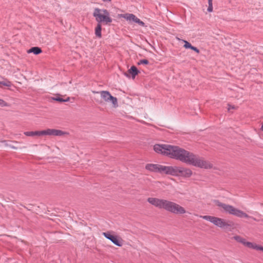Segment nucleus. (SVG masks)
I'll list each match as a JSON object with an SVG mask.
<instances>
[{"mask_svg":"<svg viewBox=\"0 0 263 263\" xmlns=\"http://www.w3.org/2000/svg\"><path fill=\"white\" fill-rule=\"evenodd\" d=\"M165 210L176 215H182L187 213L185 209L180 204L168 200Z\"/></svg>","mask_w":263,"mask_h":263,"instance_id":"39448f33","label":"nucleus"},{"mask_svg":"<svg viewBox=\"0 0 263 263\" xmlns=\"http://www.w3.org/2000/svg\"><path fill=\"white\" fill-rule=\"evenodd\" d=\"M14 143H18V142H17V141H14Z\"/></svg>","mask_w":263,"mask_h":263,"instance_id":"c85d7f7f","label":"nucleus"},{"mask_svg":"<svg viewBox=\"0 0 263 263\" xmlns=\"http://www.w3.org/2000/svg\"><path fill=\"white\" fill-rule=\"evenodd\" d=\"M193 171L190 168L179 166L178 176L189 178L193 175Z\"/></svg>","mask_w":263,"mask_h":263,"instance_id":"f8f14e48","label":"nucleus"},{"mask_svg":"<svg viewBox=\"0 0 263 263\" xmlns=\"http://www.w3.org/2000/svg\"><path fill=\"white\" fill-rule=\"evenodd\" d=\"M42 50L41 48L38 47H33L27 50V53H33L35 55H37L42 53Z\"/></svg>","mask_w":263,"mask_h":263,"instance_id":"6ab92c4d","label":"nucleus"},{"mask_svg":"<svg viewBox=\"0 0 263 263\" xmlns=\"http://www.w3.org/2000/svg\"><path fill=\"white\" fill-rule=\"evenodd\" d=\"M179 166H170L168 175L178 176Z\"/></svg>","mask_w":263,"mask_h":263,"instance_id":"f3484780","label":"nucleus"},{"mask_svg":"<svg viewBox=\"0 0 263 263\" xmlns=\"http://www.w3.org/2000/svg\"><path fill=\"white\" fill-rule=\"evenodd\" d=\"M159 164L148 163L145 165V169L150 172H158Z\"/></svg>","mask_w":263,"mask_h":263,"instance_id":"2eb2a0df","label":"nucleus"},{"mask_svg":"<svg viewBox=\"0 0 263 263\" xmlns=\"http://www.w3.org/2000/svg\"><path fill=\"white\" fill-rule=\"evenodd\" d=\"M148 64V60H145V59H143V60H140L138 63V65H140V64Z\"/></svg>","mask_w":263,"mask_h":263,"instance_id":"393cba45","label":"nucleus"},{"mask_svg":"<svg viewBox=\"0 0 263 263\" xmlns=\"http://www.w3.org/2000/svg\"><path fill=\"white\" fill-rule=\"evenodd\" d=\"M66 96H62L60 94L55 95L54 97L51 98L52 100L60 102H68L70 100V98L67 97L65 99H63L62 97H65Z\"/></svg>","mask_w":263,"mask_h":263,"instance_id":"dca6fc26","label":"nucleus"},{"mask_svg":"<svg viewBox=\"0 0 263 263\" xmlns=\"http://www.w3.org/2000/svg\"><path fill=\"white\" fill-rule=\"evenodd\" d=\"M182 41L184 43V45L183 47L185 48H186V49L190 48L192 50L195 51L196 53H199V49H197L196 47L192 46V45L189 42H188L187 41H185V40H182Z\"/></svg>","mask_w":263,"mask_h":263,"instance_id":"a211bd4d","label":"nucleus"},{"mask_svg":"<svg viewBox=\"0 0 263 263\" xmlns=\"http://www.w3.org/2000/svg\"><path fill=\"white\" fill-rule=\"evenodd\" d=\"M119 16L123 17L129 22V23L135 22L141 26H145V24L143 22L138 18L136 15L132 13L121 14Z\"/></svg>","mask_w":263,"mask_h":263,"instance_id":"9d476101","label":"nucleus"},{"mask_svg":"<svg viewBox=\"0 0 263 263\" xmlns=\"http://www.w3.org/2000/svg\"><path fill=\"white\" fill-rule=\"evenodd\" d=\"M11 85V82L5 79L3 81H0V87H2L3 86L9 87Z\"/></svg>","mask_w":263,"mask_h":263,"instance_id":"4be33fe9","label":"nucleus"},{"mask_svg":"<svg viewBox=\"0 0 263 263\" xmlns=\"http://www.w3.org/2000/svg\"><path fill=\"white\" fill-rule=\"evenodd\" d=\"M112 231L103 232L102 235L107 239L110 240L114 244L118 247H121L124 243V240L119 236L115 235Z\"/></svg>","mask_w":263,"mask_h":263,"instance_id":"6e6552de","label":"nucleus"},{"mask_svg":"<svg viewBox=\"0 0 263 263\" xmlns=\"http://www.w3.org/2000/svg\"><path fill=\"white\" fill-rule=\"evenodd\" d=\"M234 239L249 249L263 252V246H261L255 242L248 241L245 238L239 236H234Z\"/></svg>","mask_w":263,"mask_h":263,"instance_id":"423d86ee","label":"nucleus"},{"mask_svg":"<svg viewBox=\"0 0 263 263\" xmlns=\"http://www.w3.org/2000/svg\"><path fill=\"white\" fill-rule=\"evenodd\" d=\"M147 201L149 203L159 209H163L165 210L168 202L167 200L155 197H149L147 198Z\"/></svg>","mask_w":263,"mask_h":263,"instance_id":"1a4fd4ad","label":"nucleus"},{"mask_svg":"<svg viewBox=\"0 0 263 263\" xmlns=\"http://www.w3.org/2000/svg\"><path fill=\"white\" fill-rule=\"evenodd\" d=\"M101 30V24L98 23L95 28V34L99 38H101L102 37Z\"/></svg>","mask_w":263,"mask_h":263,"instance_id":"412c9836","label":"nucleus"},{"mask_svg":"<svg viewBox=\"0 0 263 263\" xmlns=\"http://www.w3.org/2000/svg\"><path fill=\"white\" fill-rule=\"evenodd\" d=\"M260 130L263 131V123H262V125H261V126L260 127Z\"/></svg>","mask_w":263,"mask_h":263,"instance_id":"bb28decb","label":"nucleus"},{"mask_svg":"<svg viewBox=\"0 0 263 263\" xmlns=\"http://www.w3.org/2000/svg\"><path fill=\"white\" fill-rule=\"evenodd\" d=\"M139 71L137 68L135 66H133L128 70L127 72L125 73V75L128 78L132 76L133 79H135L136 76L137 75Z\"/></svg>","mask_w":263,"mask_h":263,"instance_id":"ddd939ff","label":"nucleus"},{"mask_svg":"<svg viewBox=\"0 0 263 263\" xmlns=\"http://www.w3.org/2000/svg\"><path fill=\"white\" fill-rule=\"evenodd\" d=\"M170 166H164L159 164L158 172L164 173L168 175Z\"/></svg>","mask_w":263,"mask_h":263,"instance_id":"aec40b11","label":"nucleus"},{"mask_svg":"<svg viewBox=\"0 0 263 263\" xmlns=\"http://www.w3.org/2000/svg\"><path fill=\"white\" fill-rule=\"evenodd\" d=\"M98 93L100 95V103L109 104L111 107L114 108H116L118 106V100L117 98L111 96L109 91H101Z\"/></svg>","mask_w":263,"mask_h":263,"instance_id":"20e7f679","label":"nucleus"},{"mask_svg":"<svg viewBox=\"0 0 263 263\" xmlns=\"http://www.w3.org/2000/svg\"><path fill=\"white\" fill-rule=\"evenodd\" d=\"M154 151L159 154L167 156L182 162L202 169H211L213 164L194 153L178 146L164 144H156L153 146Z\"/></svg>","mask_w":263,"mask_h":263,"instance_id":"f257e3e1","label":"nucleus"},{"mask_svg":"<svg viewBox=\"0 0 263 263\" xmlns=\"http://www.w3.org/2000/svg\"><path fill=\"white\" fill-rule=\"evenodd\" d=\"M209 7L208 8V11L210 12L213 11V4H212V0H208Z\"/></svg>","mask_w":263,"mask_h":263,"instance_id":"b1692460","label":"nucleus"},{"mask_svg":"<svg viewBox=\"0 0 263 263\" xmlns=\"http://www.w3.org/2000/svg\"><path fill=\"white\" fill-rule=\"evenodd\" d=\"M93 16L98 23L100 24L108 25L112 21L109 12L106 9L95 8L93 12Z\"/></svg>","mask_w":263,"mask_h":263,"instance_id":"7ed1b4c3","label":"nucleus"},{"mask_svg":"<svg viewBox=\"0 0 263 263\" xmlns=\"http://www.w3.org/2000/svg\"><path fill=\"white\" fill-rule=\"evenodd\" d=\"M213 202L214 205L218 206L221 211L226 213L237 216L239 218H251L245 212L237 208H236L231 205L222 203L218 200H213Z\"/></svg>","mask_w":263,"mask_h":263,"instance_id":"f03ea898","label":"nucleus"},{"mask_svg":"<svg viewBox=\"0 0 263 263\" xmlns=\"http://www.w3.org/2000/svg\"><path fill=\"white\" fill-rule=\"evenodd\" d=\"M0 106L1 107H9L10 104L5 102L3 99H0Z\"/></svg>","mask_w":263,"mask_h":263,"instance_id":"5701e85b","label":"nucleus"},{"mask_svg":"<svg viewBox=\"0 0 263 263\" xmlns=\"http://www.w3.org/2000/svg\"><path fill=\"white\" fill-rule=\"evenodd\" d=\"M67 133L61 130L48 128L45 130H43V136H63L67 135Z\"/></svg>","mask_w":263,"mask_h":263,"instance_id":"9b49d317","label":"nucleus"},{"mask_svg":"<svg viewBox=\"0 0 263 263\" xmlns=\"http://www.w3.org/2000/svg\"><path fill=\"white\" fill-rule=\"evenodd\" d=\"M199 217L203 219L211 222L216 226L220 228H227L230 226L224 219L221 218L209 215H200Z\"/></svg>","mask_w":263,"mask_h":263,"instance_id":"0eeeda50","label":"nucleus"},{"mask_svg":"<svg viewBox=\"0 0 263 263\" xmlns=\"http://www.w3.org/2000/svg\"><path fill=\"white\" fill-rule=\"evenodd\" d=\"M24 134L28 137H42L43 136V130H36V131H29L25 132Z\"/></svg>","mask_w":263,"mask_h":263,"instance_id":"4468645a","label":"nucleus"},{"mask_svg":"<svg viewBox=\"0 0 263 263\" xmlns=\"http://www.w3.org/2000/svg\"><path fill=\"white\" fill-rule=\"evenodd\" d=\"M104 2H111V0H103Z\"/></svg>","mask_w":263,"mask_h":263,"instance_id":"cd10ccee","label":"nucleus"},{"mask_svg":"<svg viewBox=\"0 0 263 263\" xmlns=\"http://www.w3.org/2000/svg\"><path fill=\"white\" fill-rule=\"evenodd\" d=\"M7 145H8V146H10L11 148H13V149H16V147H14V146H11V145H8V144H7Z\"/></svg>","mask_w":263,"mask_h":263,"instance_id":"a878e982","label":"nucleus"}]
</instances>
